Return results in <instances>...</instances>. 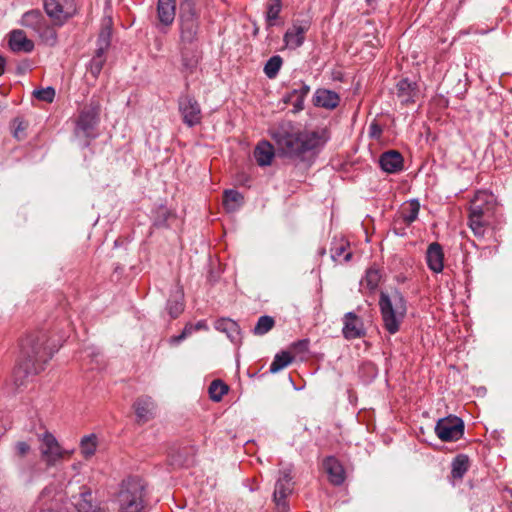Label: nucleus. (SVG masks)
<instances>
[{
    "mask_svg": "<svg viewBox=\"0 0 512 512\" xmlns=\"http://www.w3.org/2000/svg\"><path fill=\"white\" fill-rule=\"evenodd\" d=\"M291 469L285 468L280 470L279 477L275 483L273 493V501L275 503L277 512H288L289 505L287 498L292 494L294 482L292 481Z\"/></svg>",
    "mask_w": 512,
    "mask_h": 512,
    "instance_id": "9d476101",
    "label": "nucleus"
},
{
    "mask_svg": "<svg viewBox=\"0 0 512 512\" xmlns=\"http://www.w3.org/2000/svg\"><path fill=\"white\" fill-rule=\"evenodd\" d=\"M308 346V340H301L294 345V348L297 349L299 352H306L308 350Z\"/></svg>",
    "mask_w": 512,
    "mask_h": 512,
    "instance_id": "49530a36",
    "label": "nucleus"
},
{
    "mask_svg": "<svg viewBox=\"0 0 512 512\" xmlns=\"http://www.w3.org/2000/svg\"><path fill=\"white\" fill-rule=\"evenodd\" d=\"M435 433L442 441H457L463 436L464 423L456 416L439 419L435 426Z\"/></svg>",
    "mask_w": 512,
    "mask_h": 512,
    "instance_id": "f8f14e48",
    "label": "nucleus"
},
{
    "mask_svg": "<svg viewBox=\"0 0 512 512\" xmlns=\"http://www.w3.org/2000/svg\"><path fill=\"white\" fill-rule=\"evenodd\" d=\"M47 337L44 333L27 336L21 343L22 362L16 373L25 375L37 374L44 369L45 364L52 357V351L45 344Z\"/></svg>",
    "mask_w": 512,
    "mask_h": 512,
    "instance_id": "20e7f679",
    "label": "nucleus"
},
{
    "mask_svg": "<svg viewBox=\"0 0 512 512\" xmlns=\"http://www.w3.org/2000/svg\"><path fill=\"white\" fill-rule=\"evenodd\" d=\"M325 472L333 485H341L345 481V470L335 457H327L323 462Z\"/></svg>",
    "mask_w": 512,
    "mask_h": 512,
    "instance_id": "4be33fe9",
    "label": "nucleus"
},
{
    "mask_svg": "<svg viewBox=\"0 0 512 512\" xmlns=\"http://www.w3.org/2000/svg\"><path fill=\"white\" fill-rule=\"evenodd\" d=\"M189 6L194 7L192 0H182L180 11L187 9Z\"/></svg>",
    "mask_w": 512,
    "mask_h": 512,
    "instance_id": "09e8293b",
    "label": "nucleus"
},
{
    "mask_svg": "<svg viewBox=\"0 0 512 512\" xmlns=\"http://www.w3.org/2000/svg\"><path fill=\"white\" fill-rule=\"evenodd\" d=\"M419 210L420 204L418 200H410L402 205L400 217L406 225H410L417 219Z\"/></svg>",
    "mask_w": 512,
    "mask_h": 512,
    "instance_id": "c85d7f7f",
    "label": "nucleus"
},
{
    "mask_svg": "<svg viewBox=\"0 0 512 512\" xmlns=\"http://www.w3.org/2000/svg\"><path fill=\"white\" fill-rule=\"evenodd\" d=\"M280 155L292 160H304L305 154L322 147L327 141L325 130L296 131L290 123L272 133Z\"/></svg>",
    "mask_w": 512,
    "mask_h": 512,
    "instance_id": "f03ea898",
    "label": "nucleus"
},
{
    "mask_svg": "<svg viewBox=\"0 0 512 512\" xmlns=\"http://www.w3.org/2000/svg\"><path fill=\"white\" fill-rule=\"evenodd\" d=\"M381 168L387 173H397L403 169V157L395 150L384 152L379 160Z\"/></svg>",
    "mask_w": 512,
    "mask_h": 512,
    "instance_id": "5701e85b",
    "label": "nucleus"
},
{
    "mask_svg": "<svg viewBox=\"0 0 512 512\" xmlns=\"http://www.w3.org/2000/svg\"><path fill=\"white\" fill-rule=\"evenodd\" d=\"M379 307L384 328L390 334L397 333L407 313L404 296L397 290L391 293L381 292Z\"/></svg>",
    "mask_w": 512,
    "mask_h": 512,
    "instance_id": "423d86ee",
    "label": "nucleus"
},
{
    "mask_svg": "<svg viewBox=\"0 0 512 512\" xmlns=\"http://www.w3.org/2000/svg\"><path fill=\"white\" fill-rule=\"evenodd\" d=\"M470 466L469 457L464 454L457 455L451 464V474L455 479H462Z\"/></svg>",
    "mask_w": 512,
    "mask_h": 512,
    "instance_id": "c756f323",
    "label": "nucleus"
},
{
    "mask_svg": "<svg viewBox=\"0 0 512 512\" xmlns=\"http://www.w3.org/2000/svg\"><path fill=\"white\" fill-rule=\"evenodd\" d=\"M110 36H111V19H108L104 24V27L99 34V48L96 51L95 56L91 59L88 71L94 77L97 78L102 71V68L105 64V56L104 52L110 44Z\"/></svg>",
    "mask_w": 512,
    "mask_h": 512,
    "instance_id": "ddd939ff",
    "label": "nucleus"
},
{
    "mask_svg": "<svg viewBox=\"0 0 512 512\" xmlns=\"http://www.w3.org/2000/svg\"><path fill=\"white\" fill-rule=\"evenodd\" d=\"M178 104L183 122L187 126L193 127L201 122V108L196 99L190 95H184L180 97Z\"/></svg>",
    "mask_w": 512,
    "mask_h": 512,
    "instance_id": "4468645a",
    "label": "nucleus"
},
{
    "mask_svg": "<svg viewBox=\"0 0 512 512\" xmlns=\"http://www.w3.org/2000/svg\"><path fill=\"white\" fill-rule=\"evenodd\" d=\"M310 28V22L307 20H295L283 36V41L287 48L297 49L303 45L305 35Z\"/></svg>",
    "mask_w": 512,
    "mask_h": 512,
    "instance_id": "2eb2a0df",
    "label": "nucleus"
},
{
    "mask_svg": "<svg viewBox=\"0 0 512 512\" xmlns=\"http://www.w3.org/2000/svg\"><path fill=\"white\" fill-rule=\"evenodd\" d=\"M339 100L337 93L327 89H318L314 95V104L326 109H334L337 107Z\"/></svg>",
    "mask_w": 512,
    "mask_h": 512,
    "instance_id": "bb28decb",
    "label": "nucleus"
},
{
    "mask_svg": "<svg viewBox=\"0 0 512 512\" xmlns=\"http://www.w3.org/2000/svg\"><path fill=\"white\" fill-rule=\"evenodd\" d=\"M369 135L374 139H379L382 135V128L377 122H372L369 126Z\"/></svg>",
    "mask_w": 512,
    "mask_h": 512,
    "instance_id": "c03bdc74",
    "label": "nucleus"
},
{
    "mask_svg": "<svg viewBox=\"0 0 512 512\" xmlns=\"http://www.w3.org/2000/svg\"><path fill=\"white\" fill-rule=\"evenodd\" d=\"M174 462L178 465H188L189 464V459H185V460H178V459H174Z\"/></svg>",
    "mask_w": 512,
    "mask_h": 512,
    "instance_id": "3c124183",
    "label": "nucleus"
},
{
    "mask_svg": "<svg viewBox=\"0 0 512 512\" xmlns=\"http://www.w3.org/2000/svg\"><path fill=\"white\" fill-rule=\"evenodd\" d=\"M179 43L200 44V15L195 7H188L180 11L178 18Z\"/></svg>",
    "mask_w": 512,
    "mask_h": 512,
    "instance_id": "0eeeda50",
    "label": "nucleus"
},
{
    "mask_svg": "<svg viewBox=\"0 0 512 512\" xmlns=\"http://www.w3.org/2000/svg\"><path fill=\"white\" fill-rule=\"evenodd\" d=\"M444 253L441 245L437 242L431 243L426 251V262L430 270L440 273L444 267Z\"/></svg>",
    "mask_w": 512,
    "mask_h": 512,
    "instance_id": "412c9836",
    "label": "nucleus"
},
{
    "mask_svg": "<svg viewBox=\"0 0 512 512\" xmlns=\"http://www.w3.org/2000/svg\"><path fill=\"white\" fill-rule=\"evenodd\" d=\"M73 505L78 512H104V510L92 501V493L89 490L82 491L73 497Z\"/></svg>",
    "mask_w": 512,
    "mask_h": 512,
    "instance_id": "393cba45",
    "label": "nucleus"
},
{
    "mask_svg": "<svg viewBox=\"0 0 512 512\" xmlns=\"http://www.w3.org/2000/svg\"><path fill=\"white\" fill-rule=\"evenodd\" d=\"M283 60L279 55L272 56L264 66V73L269 79H274L279 73Z\"/></svg>",
    "mask_w": 512,
    "mask_h": 512,
    "instance_id": "e433bc0d",
    "label": "nucleus"
},
{
    "mask_svg": "<svg viewBox=\"0 0 512 512\" xmlns=\"http://www.w3.org/2000/svg\"><path fill=\"white\" fill-rule=\"evenodd\" d=\"M348 243L345 241H340L338 243H335L334 246L331 248V256L334 261L343 263L348 262L352 254L351 252L347 251Z\"/></svg>",
    "mask_w": 512,
    "mask_h": 512,
    "instance_id": "72a5a7b5",
    "label": "nucleus"
},
{
    "mask_svg": "<svg viewBox=\"0 0 512 512\" xmlns=\"http://www.w3.org/2000/svg\"><path fill=\"white\" fill-rule=\"evenodd\" d=\"M243 204V196L236 190H226L223 205L228 212H234Z\"/></svg>",
    "mask_w": 512,
    "mask_h": 512,
    "instance_id": "7c9ffc66",
    "label": "nucleus"
},
{
    "mask_svg": "<svg viewBox=\"0 0 512 512\" xmlns=\"http://www.w3.org/2000/svg\"><path fill=\"white\" fill-rule=\"evenodd\" d=\"M9 48L13 52L29 53L34 49V43L30 40L24 31L13 30L9 34Z\"/></svg>",
    "mask_w": 512,
    "mask_h": 512,
    "instance_id": "aec40b11",
    "label": "nucleus"
},
{
    "mask_svg": "<svg viewBox=\"0 0 512 512\" xmlns=\"http://www.w3.org/2000/svg\"><path fill=\"white\" fill-rule=\"evenodd\" d=\"M292 360L293 358L289 352H281L275 356L270 365L269 371L271 373H277L287 367L292 362Z\"/></svg>",
    "mask_w": 512,
    "mask_h": 512,
    "instance_id": "c9c22d12",
    "label": "nucleus"
},
{
    "mask_svg": "<svg viewBox=\"0 0 512 512\" xmlns=\"http://www.w3.org/2000/svg\"><path fill=\"white\" fill-rule=\"evenodd\" d=\"M46 15L40 10H30L23 14L21 24L32 29L41 41L50 47L58 42L57 28L65 25L78 12L75 0H43Z\"/></svg>",
    "mask_w": 512,
    "mask_h": 512,
    "instance_id": "f257e3e1",
    "label": "nucleus"
},
{
    "mask_svg": "<svg viewBox=\"0 0 512 512\" xmlns=\"http://www.w3.org/2000/svg\"><path fill=\"white\" fill-rule=\"evenodd\" d=\"M193 325H194L195 331L208 329L207 323L204 320H200L196 324H193Z\"/></svg>",
    "mask_w": 512,
    "mask_h": 512,
    "instance_id": "de8ad7c7",
    "label": "nucleus"
},
{
    "mask_svg": "<svg viewBox=\"0 0 512 512\" xmlns=\"http://www.w3.org/2000/svg\"><path fill=\"white\" fill-rule=\"evenodd\" d=\"M100 104L98 101L91 100L80 111L76 122L75 134L78 137H94V131L99 123Z\"/></svg>",
    "mask_w": 512,
    "mask_h": 512,
    "instance_id": "1a4fd4ad",
    "label": "nucleus"
},
{
    "mask_svg": "<svg viewBox=\"0 0 512 512\" xmlns=\"http://www.w3.org/2000/svg\"><path fill=\"white\" fill-rule=\"evenodd\" d=\"M5 64H6L5 58L0 55V76L4 73Z\"/></svg>",
    "mask_w": 512,
    "mask_h": 512,
    "instance_id": "8fccbe9b",
    "label": "nucleus"
},
{
    "mask_svg": "<svg viewBox=\"0 0 512 512\" xmlns=\"http://www.w3.org/2000/svg\"><path fill=\"white\" fill-rule=\"evenodd\" d=\"M275 156V149L268 141H261L254 150V157L259 166H268Z\"/></svg>",
    "mask_w": 512,
    "mask_h": 512,
    "instance_id": "a878e982",
    "label": "nucleus"
},
{
    "mask_svg": "<svg viewBox=\"0 0 512 512\" xmlns=\"http://www.w3.org/2000/svg\"><path fill=\"white\" fill-rule=\"evenodd\" d=\"M15 450L19 456H25L30 451V445L24 441H19L15 444Z\"/></svg>",
    "mask_w": 512,
    "mask_h": 512,
    "instance_id": "a18cd8bd",
    "label": "nucleus"
},
{
    "mask_svg": "<svg viewBox=\"0 0 512 512\" xmlns=\"http://www.w3.org/2000/svg\"><path fill=\"white\" fill-rule=\"evenodd\" d=\"M41 512H55V511H53L52 509H46V510H42Z\"/></svg>",
    "mask_w": 512,
    "mask_h": 512,
    "instance_id": "603ef678",
    "label": "nucleus"
},
{
    "mask_svg": "<svg viewBox=\"0 0 512 512\" xmlns=\"http://www.w3.org/2000/svg\"><path fill=\"white\" fill-rule=\"evenodd\" d=\"M274 319L270 316H261L256 326L254 327V334L256 335H264L268 331H270L274 326Z\"/></svg>",
    "mask_w": 512,
    "mask_h": 512,
    "instance_id": "ea45409f",
    "label": "nucleus"
},
{
    "mask_svg": "<svg viewBox=\"0 0 512 512\" xmlns=\"http://www.w3.org/2000/svg\"><path fill=\"white\" fill-rule=\"evenodd\" d=\"M216 330L225 333L231 342L237 344L241 341L239 325L229 318H221L215 321Z\"/></svg>",
    "mask_w": 512,
    "mask_h": 512,
    "instance_id": "b1692460",
    "label": "nucleus"
},
{
    "mask_svg": "<svg viewBox=\"0 0 512 512\" xmlns=\"http://www.w3.org/2000/svg\"><path fill=\"white\" fill-rule=\"evenodd\" d=\"M497 200L488 191H478L470 201L468 225L477 238H483L493 227L496 217Z\"/></svg>",
    "mask_w": 512,
    "mask_h": 512,
    "instance_id": "7ed1b4c3",
    "label": "nucleus"
},
{
    "mask_svg": "<svg viewBox=\"0 0 512 512\" xmlns=\"http://www.w3.org/2000/svg\"><path fill=\"white\" fill-rule=\"evenodd\" d=\"M419 89L416 82L401 79L396 85V95L402 104L414 103L418 97Z\"/></svg>",
    "mask_w": 512,
    "mask_h": 512,
    "instance_id": "a211bd4d",
    "label": "nucleus"
},
{
    "mask_svg": "<svg viewBox=\"0 0 512 512\" xmlns=\"http://www.w3.org/2000/svg\"><path fill=\"white\" fill-rule=\"evenodd\" d=\"M14 125H15L14 135H15V137L19 138L20 134H22L25 131V129L27 128V123L24 120L17 118L14 120Z\"/></svg>",
    "mask_w": 512,
    "mask_h": 512,
    "instance_id": "37998d69",
    "label": "nucleus"
},
{
    "mask_svg": "<svg viewBox=\"0 0 512 512\" xmlns=\"http://www.w3.org/2000/svg\"><path fill=\"white\" fill-rule=\"evenodd\" d=\"M156 10L159 23L169 27L175 19L176 0H158Z\"/></svg>",
    "mask_w": 512,
    "mask_h": 512,
    "instance_id": "6ab92c4d",
    "label": "nucleus"
},
{
    "mask_svg": "<svg viewBox=\"0 0 512 512\" xmlns=\"http://www.w3.org/2000/svg\"><path fill=\"white\" fill-rule=\"evenodd\" d=\"M33 95L41 101L51 103L55 98V90L52 87H46L39 90H35Z\"/></svg>",
    "mask_w": 512,
    "mask_h": 512,
    "instance_id": "a19ab883",
    "label": "nucleus"
},
{
    "mask_svg": "<svg viewBox=\"0 0 512 512\" xmlns=\"http://www.w3.org/2000/svg\"><path fill=\"white\" fill-rule=\"evenodd\" d=\"M118 512H147L149 498L145 483L140 478L124 480L116 496Z\"/></svg>",
    "mask_w": 512,
    "mask_h": 512,
    "instance_id": "39448f33",
    "label": "nucleus"
},
{
    "mask_svg": "<svg viewBox=\"0 0 512 512\" xmlns=\"http://www.w3.org/2000/svg\"><path fill=\"white\" fill-rule=\"evenodd\" d=\"M381 280L380 271L376 268H369L365 277L361 280V285H366L369 290H374Z\"/></svg>",
    "mask_w": 512,
    "mask_h": 512,
    "instance_id": "4c0bfd02",
    "label": "nucleus"
},
{
    "mask_svg": "<svg viewBox=\"0 0 512 512\" xmlns=\"http://www.w3.org/2000/svg\"><path fill=\"white\" fill-rule=\"evenodd\" d=\"M342 333L349 340L360 338L365 334L363 322L354 312L344 315Z\"/></svg>",
    "mask_w": 512,
    "mask_h": 512,
    "instance_id": "dca6fc26",
    "label": "nucleus"
},
{
    "mask_svg": "<svg viewBox=\"0 0 512 512\" xmlns=\"http://www.w3.org/2000/svg\"><path fill=\"white\" fill-rule=\"evenodd\" d=\"M97 437L95 434L86 435L81 439L80 451L84 458H91L97 449Z\"/></svg>",
    "mask_w": 512,
    "mask_h": 512,
    "instance_id": "473e14b6",
    "label": "nucleus"
},
{
    "mask_svg": "<svg viewBox=\"0 0 512 512\" xmlns=\"http://www.w3.org/2000/svg\"><path fill=\"white\" fill-rule=\"evenodd\" d=\"M167 310L171 318H177L183 312L184 303L182 290H177L172 296V299L168 300Z\"/></svg>",
    "mask_w": 512,
    "mask_h": 512,
    "instance_id": "2f4dec72",
    "label": "nucleus"
},
{
    "mask_svg": "<svg viewBox=\"0 0 512 512\" xmlns=\"http://www.w3.org/2000/svg\"><path fill=\"white\" fill-rule=\"evenodd\" d=\"M133 408L138 423H146L155 417L156 405L149 396H141L136 399Z\"/></svg>",
    "mask_w": 512,
    "mask_h": 512,
    "instance_id": "f3484780",
    "label": "nucleus"
},
{
    "mask_svg": "<svg viewBox=\"0 0 512 512\" xmlns=\"http://www.w3.org/2000/svg\"><path fill=\"white\" fill-rule=\"evenodd\" d=\"M40 442L39 451L42 461L47 467L56 466L65 457H69L73 451L64 449L53 434L46 431L38 436Z\"/></svg>",
    "mask_w": 512,
    "mask_h": 512,
    "instance_id": "6e6552de",
    "label": "nucleus"
},
{
    "mask_svg": "<svg viewBox=\"0 0 512 512\" xmlns=\"http://www.w3.org/2000/svg\"><path fill=\"white\" fill-rule=\"evenodd\" d=\"M310 87L305 83L298 84L287 97V102H290L296 110H302L304 99L308 95Z\"/></svg>",
    "mask_w": 512,
    "mask_h": 512,
    "instance_id": "cd10ccee",
    "label": "nucleus"
},
{
    "mask_svg": "<svg viewBox=\"0 0 512 512\" xmlns=\"http://www.w3.org/2000/svg\"><path fill=\"white\" fill-rule=\"evenodd\" d=\"M193 332H195L194 325L191 323H188L185 325V327L180 335L174 336L171 338V342L177 344V343L181 342L182 340H184L186 337L190 336Z\"/></svg>",
    "mask_w": 512,
    "mask_h": 512,
    "instance_id": "79ce46f5",
    "label": "nucleus"
},
{
    "mask_svg": "<svg viewBox=\"0 0 512 512\" xmlns=\"http://www.w3.org/2000/svg\"><path fill=\"white\" fill-rule=\"evenodd\" d=\"M180 71L188 76L196 72L202 59L201 44H178Z\"/></svg>",
    "mask_w": 512,
    "mask_h": 512,
    "instance_id": "9b49d317",
    "label": "nucleus"
},
{
    "mask_svg": "<svg viewBox=\"0 0 512 512\" xmlns=\"http://www.w3.org/2000/svg\"><path fill=\"white\" fill-rule=\"evenodd\" d=\"M208 391L210 398L215 402H219L223 395L228 392V386L220 380H214L210 384Z\"/></svg>",
    "mask_w": 512,
    "mask_h": 512,
    "instance_id": "58836bf2",
    "label": "nucleus"
},
{
    "mask_svg": "<svg viewBox=\"0 0 512 512\" xmlns=\"http://www.w3.org/2000/svg\"><path fill=\"white\" fill-rule=\"evenodd\" d=\"M282 9V3L280 0H270L267 4L266 22L269 27L276 24V20Z\"/></svg>",
    "mask_w": 512,
    "mask_h": 512,
    "instance_id": "f704fd0d",
    "label": "nucleus"
}]
</instances>
